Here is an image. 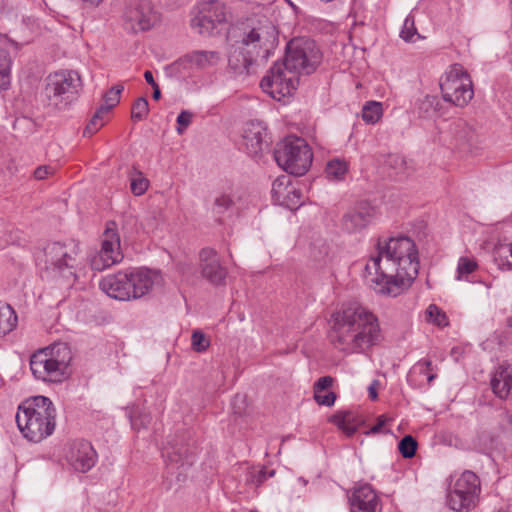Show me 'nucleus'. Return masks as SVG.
Masks as SVG:
<instances>
[{
    "label": "nucleus",
    "mask_w": 512,
    "mask_h": 512,
    "mask_svg": "<svg viewBox=\"0 0 512 512\" xmlns=\"http://www.w3.org/2000/svg\"><path fill=\"white\" fill-rule=\"evenodd\" d=\"M66 459L75 471L85 473L96 464L97 453L90 442L77 440L70 445Z\"/></svg>",
    "instance_id": "f3484780"
},
{
    "label": "nucleus",
    "mask_w": 512,
    "mask_h": 512,
    "mask_svg": "<svg viewBox=\"0 0 512 512\" xmlns=\"http://www.w3.org/2000/svg\"><path fill=\"white\" fill-rule=\"evenodd\" d=\"M201 275L212 285L225 284L227 268L222 265L216 250L203 248L199 253Z\"/></svg>",
    "instance_id": "dca6fc26"
},
{
    "label": "nucleus",
    "mask_w": 512,
    "mask_h": 512,
    "mask_svg": "<svg viewBox=\"0 0 512 512\" xmlns=\"http://www.w3.org/2000/svg\"><path fill=\"white\" fill-rule=\"evenodd\" d=\"M123 90L124 86L120 84L111 87V89L103 95L104 104L100 106L101 111L109 112L114 108L119 103Z\"/></svg>",
    "instance_id": "f704fd0d"
},
{
    "label": "nucleus",
    "mask_w": 512,
    "mask_h": 512,
    "mask_svg": "<svg viewBox=\"0 0 512 512\" xmlns=\"http://www.w3.org/2000/svg\"><path fill=\"white\" fill-rule=\"evenodd\" d=\"M350 512H380L379 497L369 484L356 487L349 496Z\"/></svg>",
    "instance_id": "6ab92c4d"
},
{
    "label": "nucleus",
    "mask_w": 512,
    "mask_h": 512,
    "mask_svg": "<svg viewBox=\"0 0 512 512\" xmlns=\"http://www.w3.org/2000/svg\"><path fill=\"white\" fill-rule=\"evenodd\" d=\"M236 205V196L232 192H222L216 195L213 204V212L221 215L230 211Z\"/></svg>",
    "instance_id": "c85d7f7f"
},
{
    "label": "nucleus",
    "mask_w": 512,
    "mask_h": 512,
    "mask_svg": "<svg viewBox=\"0 0 512 512\" xmlns=\"http://www.w3.org/2000/svg\"><path fill=\"white\" fill-rule=\"evenodd\" d=\"M108 113L107 111H101L99 107L94 115L91 117L89 123L86 125L84 130V136H91L96 133L103 125V116Z\"/></svg>",
    "instance_id": "79ce46f5"
},
{
    "label": "nucleus",
    "mask_w": 512,
    "mask_h": 512,
    "mask_svg": "<svg viewBox=\"0 0 512 512\" xmlns=\"http://www.w3.org/2000/svg\"><path fill=\"white\" fill-rule=\"evenodd\" d=\"M435 378L436 374L433 373L431 360L421 359L410 369L407 382L412 387L421 388L429 386Z\"/></svg>",
    "instance_id": "393cba45"
},
{
    "label": "nucleus",
    "mask_w": 512,
    "mask_h": 512,
    "mask_svg": "<svg viewBox=\"0 0 512 512\" xmlns=\"http://www.w3.org/2000/svg\"><path fill=\"white\" fill-rule=\"evenodd\" d=\"M426 318L429 322H432L439 327H445L448 325V318L446 314L435 304L428 306L426 310Z\"/></svg>",
    "instance_id": "ea45409f"
},
{
    "label": "nucleus",
    "mask_w": 512,
    "mask_h": 512,
    "mask_svg": "<svg viewBox=\"0 0 512 512\" xmlns=\"http://www.w3.org/2000/svg\"><path fill=\"white\" fill-rule=\"evenodd\" d=\"M30 369L35 378L43 381L61 382L68 375V371L50 361L47 352L41 349L30 358Z\"/></svg>",
    "instance_id": "a211bd4d"
},
{
    "label": "nucleus",
    "mask_w": 512,
    "mask_h": 512,
    "mask_svg": "<svg viewBox=\"0 0 512 512\" xmlns=\"http://www.w3.org/2000/svg\"><path fill=\"white\" fill-rule=\"evenodd\" d=\"M301 196V191L292 184L284 196L285 202H281L280 205L293 210L301 204Z\"/></svg>",
    "instance_id": "c03bdc74"
},
{
    "label": "nucleus",
    "mask_w": 512,
    "mask_h": 512,
    "mask_svg": "<svg viewBox=\"0 0 512 512\" xmlns=\"http://www.w3.org/2000/svg\"><path fill=\"white\" fill-rule=\"evenodd\" d=\"M419 271L418 251L406 236L389 238L376 245V254L365 265L371 287L377 294L397 296L408 288Z\"/></svg>",
    "instance_id": "f257e3e1"
},
{
    "label": "nucleus",
    "mask_w": 512,
    "mask_h": 512,
    "mask_svg": "<svg viewBox=\"0 0 512 512\" xmlns=\"http://www.w3.org/2000/svg\"><path fill=\"white\" fill-rule=\"evenodd\" d=\"M226 21V6L217 0H210L199 5L198 14L191 20V27L201 35H211L217 24Z\"/></svg>",
    "instance_id": "ddd939ff"
},
{
    "label": "nucleus",
    "mask_w": 512,
    "mask_h": 512,
    "mask_svg": "<svg viewBox=\"0 0 512 512\" xmlns=\"http://www.w3.org/2000/svg\"><path fill=\"white\" fill-rule=\"evenodd\" d=\"M333 345L344 352L359 353L381 340L378 319L358 304H351L332 315Z\"/></svg>",
    "instance_id": "20e7f679"
},
{
    "label": "nucleus",
    "mask_w": 512,
    "mask_h": 512,
    "mask_svg": "<svg viewBox=\"0 0 512 512\" xmlns=\"http://www.w3.org/2000/svg\"><path fill=\"white\" fill-rule=\"evenodd\" d=\"M507 323L510 327H512V317L507 319Z\"/></svg>",
    "instance_id": "e2e57ef3"
},
{
    "label": "nucleus",
    "mask_w": 512,
    "mask_h": 512,
    "mask_svg": "<svg viewBox=\"0 0 512 512\" xmlns=\"http://www.w3.org/2000/svg\"><path fill=\"white\" fill-rule=\"evenodd\" d=\"M193 118V113L188 110H183L180 112V114L177 117V124L176 131L179 135H182L188 126L191 124Z\"/></svg>",
    "instance_id": "de8ad7c7"
},
{
    "label": "nucleus",
    "mask_w": 512,
    "mask_h": 512,
    "mask_svg": "<svg viewBox=\"0 0 512 512\" xmlns=\"http://www.w3.org/2000/svg\"><path fill=\"white\" fill-rule=\"evenodd\" d=\"M493 393L500 399L512 395V364L503 363L494 372L491 381Z\"/></svg>",
    "instance_id": "b1692460"
},
{
    "label": "nucleus",
    "mask_w": 512,
    "mask_h": 512,
    "mask_svg": "<svg viewBox=\"0 0 512 512\" xmlns=\"http://www.w3.org/2000/svg\"><path fill=\"white\" fill-rule=\"evenodd\" d=\"M11 59L8 53L0 50V89H7L10 85Z\"/></svg>",
    "instance_id": "c9c22d12"
},
{
    "label": "nucleus",
    "mask_w": 512,
    "mask_h": 512,
    "mask_svg": "<svg viewBox=\"0 0 512 512\" xmlns=\"http://www.w3.org/2000/svg\"><path fill=\"white\" fill-rule=\"evenodd\" d=\"M348 171V165L344 160L333 159L326 165V175L332 180H341L344 178Z\"/></svg>",
    "instance_id": "473e14b6"
},
{
    "label": "nucleus",
    "mask_w": 512,
    "mask_h": 512,
    "mask_svg": "<svg viewBox=\"0 0 512 512\" xmlns=\"http://www.w3.org/2000/svg\"><path fill=\"white\" fill-rule=\"evenodd\" d=\"M292 185L291 177L289 175H282L277 177L272 183V196L279 204L285 202L284 196L290 186Z\"/></svg>",
    "instance_id": "c756f323"
},
{
    "label": "nucleus",
    "mask_w": 512,
    "mask_h": 512,
    "mask_svg": "<svg viewBox=\"0 0 512 512\" xmlns=\"http://www.w3.org/2000/svg\"><path fill=\"white\" fill-rule=\"evenodd\" d=\"M481 492L479 477L471 470H465L452 484H449L447 504L457 512H469L477 504Z\"/></svg>",
    "instance_id": "1a4fd4ad"
},
{
    "label": "nucleus",
    "mask_w": 512,
    "mask_h": 512,
    "mask_svg": "<svg viewBox=\"0 0 512 512\" xmlns=\"http://www.w3.org/2000/svg\"><path fill=\"white\" fill-rule=\"evenodd\" d=\"M330 421L349 437L353 436L362 424V420L350 411H339L331 416Z\"/></svg>",
    "instance_id": "bb28decb"
},
{
    "label": "nucleus",
    "mask_w": 512,
    "mask_h": 512,
    "mask_svg": "<svg viewBox=\"0 0 512 512\" xmlns=\"http://www.w3.org/2000/svg\"><path fill=\"white\" fill-rule=\"evenodd\" d=\"M123 254L120 248V237L116 229V223H107L103 233L101 249L90 259L91 268L95 271H103L112 265L122 261Z\"/></svg>",
    "instance_id": "f8f14e48"
},
{
    "label": "nucleus",
    "mask_w": 512,
    "mask_h": 512,
    "mask_svg": "<svg viewBox=\"0 0 512 512\" xmlns=\"http://www.w3.org/2000/svg\"><path fill=\"white\" fill-rule=\"evenodd\" d=\"M228 66L236 74H249L253 65L265 63L277 43L276 28L268 21L247 19L227 31Z\"/></svg>",
    "instance_id": "f03ea898"
},
{
    "label": "nucleus",
    "mask_w": 512,
    "mask_h": 512,
    "mask_svg": "<svg viewBox=\"0 0 512 512\" xmlns=\"http://www.w3.org/2000/svg\"><path fill=\"white\" fill-rule=\"evenodd\" d=\"M243 140L247 153L257 157L268 146L267 129L261 123L251 122L244 129Z\"/></svg>",
    "instance_id": "4be33fe9"
},
{
    "label": "nucleus",
    "mask_w": 512,
    "mask_h": 512,
    "mask_svg": "<svg viewBox=\"0 0 512 512\" xmlns=\"http://www.w3.org/2000/svg\"><path fill=\"white\" fill-rule=\"evenodd\" d=\"M130 422L132 428L139 432L148 428L152 422V416L144 408H136L130 414Z\"/></svg>",
    "instance_id": "7c9ffc66"
},
{
    "label": "nucleus",
    "mask_w": 512,
    "mask_h": 512,
    "mask_svg": "<svg viewBox=\"0 0 512 512\" xmlns=\"http://www.w3.org/2000/svg\"><path fill=\"white\" fill-rule=\"evenodd\" d=\"M274 158L290 175L302 176L309 170L313 154L305 139L291 135L276 145Z\"/></svg>",
    "instance_id": "0eeeda50"
},
{
    "label": "nucleus",
    "mask_w": 512,
    "mask_h": 512,
    "mask_svg": "<svg viewBox=\"0 0 512 512\" xmlns=\"http://www.w3.org/2000/svg\"><path fill=\"white\" fill-rule=\"evenodd\" d=\"M17 324V315L8 304H0V337L11 332Z\"/></svg>",
    "instance_id": "cd10ccee"
},
{
    "label": "nucleus",
    "mask_w": 512,
    "mask_h": 512,
    "mask_svg": "<svg viewBox=\"0 0 512 512\" xmlns=\"http://www.w3.org/2000/svg\"><path fill=\"white\" fill-rule=\"evenodd\" d=\"M267 480V470L261 469L251 474V483L256 486H260Z\"/></svg>",
    "instance_id": "864d4df0"
},
{
    "label": "nucleus",
    "mask_w": 512,
    "mask_h": 512,
    "mask_svg": "<svg viewBox=\"0 0 512 512\" xmlns=\"http://www.w3.org/2000/svg\"><path fill=\"white\" fill-rule=\"evenodd\" d=\"M55 173V168L49 165L39 166L34 170V177L37 180H44Z\"/></svg>",
    "instance_id": "8fccbe9b"
},
{
    "label": "nucleus",
    "mask_w": 512,
    "mask_h": 512,
    "mask_svg": "<svg viewBox=\"0 0 512 512\" xmlns=\"http://www.w3.org/2000/svg\"><path fill=\"white\" fill-rule=\"evenodd\" d=\"M373 215V208L368 204L361 203L344 214L342 227L348 233H356L371 222Z\"/></svg>",
    "instance_id": "5701e85b"
},
{
    "label": "nucleus",
    "mask_w": 512,
    "mask_h": 512,
    "mask_svg": "<svg viewBox=\"0 0 512 512\" xmlns=\"http://www.w3.org/2000/svg\"><path fill=\"white\" fill-rule=\"evenodd\" d=\"M82 2L90 5V6H97L99 5L103 0H81Z\"/></svg>",
    "instance_id": "052dcab7"
},
{
    "label": "nucleus",
    "mask_w": 512,
    "mask_h": 512,
    "mask_svg": "<svg viewBox=\"0 0 512 512\" xmlns=\"http://www.w3.org/2000/svg\"><path fill=\"white\" fill-rule=\"evenodd\" d=\"M81 78L76 71H59L46 78L43 95L48 107L65 110L79 95Z\"/></svg>",
    "instance_id": "6e6552de"
},
{
    "label": "nucleus",
    "mask_w": 512,
    "mask_h": 512,
    "mask_svg": "<svg viewBox=\"0 0 512 512\" xmlns=\"http://www.w3.org/2000/svg\"><path fill=\"white\" fill-rule=\"evenodd\" d=\"M79 253L78 244L74 240L68 242L48 243L43 251L36 256L38 265L53 274L67 279L76 276V256Z\"/></svg>",
    "instance_id": "423d86ee"
},
{
    "label": "nucleus",
    "mask_w": 512,
    "mask_h": 512,
    "mask_svg": "<svg viewBox=\"0 0 512 512\" xmlns=\"http://www.w3.org/2000/svg\"><path fill=\"white\" fill-rule=\"evenodd\" d=\"M387 418L385 415H380L377 418V422L375 425H373L370 430L367 432V434H378L384 432V427L386 424Z\"/></svg>",
    "instance_id": "603ef678"
},
{
    "label": "nucleus",
    "mask_w": 512,
    "mask_h": 512,
    "mask_svg": "<svg viewBox=\"0 0 512 512\" xmlns=\"http://www.w3.org/2000/svg\"><path fill=\"white\" fill-rule=\"evenodd\" d=\"M321 62L322 53L313 39L293 38L286 45L283 63H275L260 86L272 98L280 100L297 89L299 75L314 73Z\"/></svg>",
    "instance_id": "7ed1b4c3"
},
{
    "label": "nucleus",
    "mask_w": 512,
    "mask_h": 512,
    "mask_svg": "<svg viewBox=\"0 0 512 512\" xmlns=\"http://www.w3.org/2000/svg\"><path fill=\"white\" fill-rule=\"evenodd\" d=\"M41 350L47 352V356H49L50 361L53 362V364H56V366L58 365V368L62 367L66 371L68 370L72 360V353L70 347L66 343H54Z\"/></svg>",
    "instance_id": "a878e982"
},
{
    "label": "nucleus",
    "mask_w": 512,
    "mask_h": 512,
    "mask_svg": "<svg viewBox=\"0 0 512 512\" xmlns=\"http://www.w3.org/2000/svg\"><path fill=\"white\" fill-rule=\"evenodd\" d=\"M382 116V105L376 101L367 102L362 109V119L368 124H375Z\"/></svg>",
    "instance_id": "72a5a7b5"
},
{
    "label": "nucleus",
    "mask_w": 512,
    "mask_h": 512,
    "mask_svg": "<svg viewBox=\"0 0 512 512\" xmlns=\"http://www.w3.org/2000/svg\"><path fill=\"white\" fill-rule=\"evenodd\" d=\"M128 284V269H126L103 277L99 283V286L102 291L111 298L121 301H129L130 290Z\"/></svg>",
    "instance_id": "aec40b11"
},
{
    "label": "nucleus",
    "mask_w": 512,
    "mask_h": 512,
    "mask_svg": "<svg viewBox=\"0 0 512 512\" xmlns=\"http://www.w3.org/2000/svg\"><path fill=\"white\" fill-rule=\"evenodd\" d=\"M444 101L457 107H465L473 98L472 81L460 64H454L440 81Z\"/></svg>",
    "instance_id": "9d476101"
},
{
    "label": "nucleus",
    "mask_w": 512,
    "mask_h": 512,
    "mask_svg": "<svg viewBox=\"0 0 512 512\" xmlns=\"http://www.w3.org/2000/svg\"><path fill=\"white\" fill-rule=\"evenodd\" d=\"M275 475V470L267 471V478Z\"/></svg>",
    "instance_id": "680f3d73"
},
{
    "label": "nucleus",
    "mask_w": 512,
    "mask_h": 512,
    "mask_svg": "<svg viewBox=\"0 0 512 512\" xmlns=\"http://www.w3.org/2000/svg\"><path fill=\"white\" fill-rule=\"evenodd\" d=\"M191 341H192L191 345H192L193 350L198 353H202V352L206 351L210 345L209 339L200 330L193 331Z\"/></svg>",
    "instance_id": "49530a36"
},
{
    "label": "nucleus",
    "mask_w": 512,
    "mask_h": 512,
    "mask_svg": "<svg viewBox=\"0 0 512 512\" xmlns=\"http://www.w3.org/2000/svg\"><path fill=\"white\" fill-rule=\"evenodd\" d=\"M314 399L319 405L330 407L334 404L336 400V395L334 392H328L325 395H321L320 393H314Z\"/></svg>",
    "instance_id": "09e8293b"
},
{
    "label": "nucleus",
    "mask_w": 512,
    "mask_h": 512,
    "mask_svg": "<svg viewBox=\"0 0 512 512\" xmlns=\"http://www.w3.org/2000/svg\"><path fill=\"white\" fill-rule=\"evenodd\" d=\"M151 87L153 89L152 98L154 100H159L161 98V91H160L159 85L156 84V86H151Z\"/></svg>",
    "instance_id": "bf43d9fd"
},
{
    "label": "nucleus",
    "mask_w": 512,
    "mask_h": 512,
    "mask_svg": "<svg viewBox=\"0 0 512 512\" xmlns=\"http://www.w3.org/2000/svg\"><path fill=\"white\" fill-rule=\"evenodd\" d=\"M130 300L139 299L149 294L155 285H161L162 276L159 271L147 268H129Z\"/></svg>",
    "instance_id": "2eb2a0df"
},
{
    "label": "nucleus",
    "mask_w": 512,
    "mask_h": 512,
    "mask_svg": "<svg viewBox=\"0 0 512 512\" xmlns=\"http://www.w3.org/2000/svg\"><path fill=\"white\" fill-rule=\"evenodd\" d=\"M144 78L146 80V82L150 85V86H156V82L154 80V77H153V74L151 71L147 70L144 72Z\"/></svg>",
    "instance_id": "4d7b16f0"
},
{
    "label": "nucleus",
    "mask_w": 512,
    "mask_h": 512,
    "mask_svg": "<svg viewBox=\"0 0 512 512\" xmlns=\"http://www.w3.org/2000/svg\"><path fill=\"white\" fill-rule=\"evenodd\" d=\"M386 167L390 170L391 177H401L407 170V162L405 158L398 154H391L385 161Z\"/></svg>",
    "instance_id": "2f4dec72"
},
{
    "label": "nucleus",
    "mask_w": 512,
    "mask_h": 512,
    "mask_svg": "<svg viewBox=\"0 0 512 512\" xmlns=\"http://www.w3.org/2000/svg\"><path fill=\"white\" fill-rule=\"evenodd\" d=\"M379 384V381L378 380H374L372 382V384L369 386L368 388V392H369V397L372 399V400H375L377 399L378 395H377V391H376V386Z\"/></svg>",
    "instance_id": "6e6d98bb"
},
{
    "label": "nucleus",
    "mask_w": 512,
    "mask_h": 512,
    "mask_svg": "<svg viewBox=\"0 0 512 512\" xmlns=\"http://www.w3.org/2000/svg\"><path fill=\"white\" fill-rule=\"evenodd\" d=\"M149 112V103L145 97H139L135 100L131 109V118L134 121H142Z\"/></svg>",
    "instance_id": "a19ab883"
},
{
    "label": "nucleus",
    "mask_w": 512,
    "mask_h": 512,
    "mask_svg": "<svg viewBox=\"0 0 512 512\" xmlns=\"http://www.w3.org/2000/svg\"><path fill=\"white\" fill-rule=\"evenodd\" d=\"M158 20V14L146 2H132L124 12L125 28L133 33L151 29Z\"/></svg>",
    "instance_id": "4468645a"
},
{
    "label": "nucleus",
    "mask_w": 512,
    "mask_h": 512,
    "mask_svg": "<svg viewBox=\"0 0 512 512\" xmlns=\"http://www.w3.org/2000/svg\"><path fill=\"white\" fill-rule=\"evenodd\" d=\"M15 418L22 435L38 443L54 432L56 409L48 397L34 396L19 405Z\"/></svg>",
    "instance_id": "39448f33"
},
{
    "label": "nucleus",
    "mask_w": 512,
    "mask_h": 512,
    "mask_svg": "<svg viewBox=\"0 0 512 512\" xmlns=\"http://www.w3.org/2000/svg\"><path fill=\"white\" fill-rule=\"evenodd\" d=\"M438 105L439 101L436 96L426 95L422 99L418 100V113L421 117H429L437 110Z\"/></svg>",
    "instance_id": "e433bc0d"
},
{
    "label": "nucleus",
    "mask_w": 512,
    "mask_h": 512,
    "mask_svg": "<svg viewBox=\"0 0 512 512\" xmlns=\"http://www.w3.org/2000/svg\"><path fill=\"white\" fill-rule=\"evenodd\" d=\"M244 405L245 404V396L237 394L233 399V407L236 409L237 404Z\"/></svg>",
    "instance_id": "13d9d810"
},
{
    "label": "nucleus",
    "mask_w": 512,
    "mask_h": 512,
    "mask_svg": "<svg viewBox=\"0 0 512 512\" xmlns=\"http://www.w3.org/2000/svg\"><path fill=\"white\" fill-rule=\"evenodd\" d=\"M162 456L165 459L167 473L175 475L176 480L180 482L186 477V469L195 461V450L188 442L173 439L163 448Z\"/></svg>",
    "instance_id": "9b49d317"
},
{
    "label": "nucleus",
    "mask_w": 512,
    "mask_h": 512,
    "mask_svg": "<svg viewBox=\"0 0 512 512\" xmlns=\"http://www.w3.org/2000/svg\"><path fill=\"white\" fill-rule=\"evenodd\" d=\"M418 444L415 438L411 435H405L398 443L400 454L407 459L415 456Z\"/></svg>",
    "instance_id": "4c0bfd02"
},
{
    "label": "nucleus",
    "mask_w": 512,
    "mask_h": 512,
    "mask_svg": "<svg viewBox=\"0 0 512 512\" xmlns=\"http://www.w3.org/2000/svg\"><path fill=\"white\" fill-rule=\"evenodd\" d=\"M500 255H504L506 258L508 255L511 257V261L507 260V263L510 265L512 263V244L504 245L499 249Z\"/></svg>",
    "instance_id": "5fc2aeb1"
},
{
    "label": "nucleus",
    "mask_w": 512,
    "mask_h": 512,
    "mask_svg": "<svg viewBox=\"0 0 512 512\" xmlns=\"http://www.w3.org/2000/svg\"><path fill=\"white\" fill-rule=\"evenodd\" d=\"M241 410H242V407H241V406H239L238 410H235V412L240 414V413H241Z\"/></svg>",
    "instance_id": "0e129e2a"
},
{
    "label": "nucleus",
    "mask_w": 512,
    "mask_h": 512,
    "mask_svg": "<svg viewBox=\"0 0 512 512\" xmlns=\"http://www.w3.org/2000/svg\"><path fill=\"white\" fill-rule=\"evenodd\" d=\"M211 19H215V14H214V12H211Z\"/></svg>",
    "instance_id": "69168bd1"
},
{
    "label": "nucleus",
    "mask_w": 512,
    "mask_h": 512,
    "mask_svg": "<svg viewBox=\"0 0 512 512\" xmlns=\"http://www.w3.org/2000/svg\"><path fill=\"white\" fill-rule=\"evenodd\" d=\"M333 384L331 376H324L319 378L314 384V393H320L323 390L330 388Z\"/></svg>",
    "instance_id": "3c124183"
},
{
    "label": "nucleus",
    "mask_w": 512,
    "mask_h": 512,
    "mask_svg": "<svg viewBox=\"0 0 512 512\" xmlns=\"http://www.w3.org/2000/svg\"><path fill=\"white\" fill-rule=\"evenodd\" d=\"M221 60L218 51L194 50L182 56L178 63L187 70H206L216 66Z\"/></svg>",
    "instance_id": "412c9836"
},
{
    "label": "nucleus",
    "mask_w": 512,
    "mask_h": 512,
    "mask_svg": "<svg viewBox=\"0 0 512 512\" xmlns=\"http://www.w3.org/2000/svg\"><path fill=\"white\" fill-rule=\"evenodd\" d=\"M478 265L474 260H471L467 257H461L458 261L457 265V280H461L465 277H468L470 274H472L476 269Z\"/></svg>",
    "instance_id": "37998d69"
},
{
    "label": "nucleus",
    "mask_w": 512,
    "mask_h": 512,
    "mask_svg": "<svg viewBox=\"0 0 512 512\" xmlns=\"http://www.w3.org/2000/svg\"><path fill=\"white\" fill-rule=\"evenodd\" d=\"M149 181L142 175L141 172L134 170L131 175L130 189L135 196L143 195L148 189Z\"/></svg>",
    "instance_id": "58836bf2"
},
{
    "label": "nucleus",
    "mask_w": 512,
    "mask_h": 512,
    "mask_svg": "<svg viewBox=\"0 0 512 512\" xmlns=\"http://www.w3.org/2000/svg\"><path fill=\"white\" fill-rule=\"evenodd\" d=\"M415 35L419 37L415 28L414 17L409 15L404 20L400 37L406 42H414Z\"/></svg>",
    "instance_id": "a18cd8bd"
}]
</instances>
